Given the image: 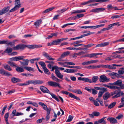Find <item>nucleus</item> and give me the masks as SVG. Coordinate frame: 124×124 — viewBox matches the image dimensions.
Instances as JSON below:
<instances>
[{
    "instance_id": "19",
    "label": "nucleus",
    "mask_w": 124,
    "mask_h": 124,
    "mask_svg": "<svg viewBox=\"0 0 124 124\" xmlns=\"http://www.w3.org/2000/svg\"><path fill=\"white\" fill-rule=\"evenodd\" d=\"M42 20L41 19L38 20L34 23V25L36 26V28H38Z\"/></svg>"
},
{
    "instance_id": "7",
    "label": "nucleus",
    "mask_w": 124,
    "mask_h": 124,
    "mask_svg": "<svg viewBox=\"0 0 124 124\" xmlns=\"http://www.w3.org/2000/svg\"><path fill=\"white\" fill-rule=\"evenodd\" d=\"M25 48V45L23 44H19L13 47L14 50H23Z\"/></svg>"
},
{
    "instance_id": "4",
    "label": "nucleus",
    "mask_w": 124,
    "mask_h": 124,
    "mask_svg": "<svg viewBox=\"0 0 124 124\" xmlns=\"http://www.w3.org/2000/svg\"><path fill=\"white\" fill-rule=\"evenodd\" d=\"M99 81L101 82L105 83L109 81V78H107L105 75H101L100 77Z\"/></svg>"
},
{
    "instance_id": "26",
    "label": "nucleus",
    "mask_w": 124,
    "mask_h": 124,
    "mask_svg": "<svg viewBox=\"0 0 124 124\" xmlns=\"http://www.w3.org/2000/svg\"><path fill=\"white\" fill-rule=\"evenodd\" d=\"M69 96L72 98H73L77 100H80V99L79 97L75 96L71 93H70L69 94Z\"/></svg>"
},
{
    "instance_id": "25",
    "label": "nucleus",
    "mask_w": 124,
    "mask_h": 124,
    "mask_svg": "<svg viewBox=\"0 0 124 124\" xmlns=\"http://www.w3.org/2000/svg\"><path fill=\"white\" fill-rule=\"evenodd\" d=\"M107 118L106 117H104L99 120L100 123H102L103 124H106V122L105 119Z\"/></svg>"
},
{
    "instance_id": "53",
    "label": "nucleus",
    "mask_w": 124,
    "mask_h": 124,
    "mask_svg": "<svg viewBox=\"0 0 124 124\" xmlns=\"http://www.w3.org/2000/svg\"><path fill=\"white\" fill-rule=\"evenodd\" d=\"M110 0H96V2L102 3L108 1Z\"/></svg>"
},
{
    "instance_id": "39",
    "label": "nucleus",
    "mask_w": 124,
    "mask_h": 124,
    "mask_svg": "<svg viewBox=\"0 0 124 124\" xmlns=\"http://www.w3.org/2000/svg\"><path fill=\"white\" fill-rule=\"evenodd\" d=\"M86 48H81L80 47L79 48H77V47H74L73 48V50H86Z\"/></svg>"
},
{
    "instance_id": "58",
    "label": "nucleus",
    "mask_w": 124,
    "mask_h": 124,
    "mask_svg": "<svg viewBox=\"0 0 124 124\" xmlns=\"http://www.w3.org/2000/svg\"><path fill=\"white\" fill-rule=\"evenodd\" d=\"M68 9V8H63V9L61 10H58V12H61V13H62L66 11V10H67Z\"/></svg>"
},
{
    "instance_id": "35",
    "label": "nucleus",
    "mask_w": 124,
    "mask_h": 124,
    "mask_svg": "<svg viewBox=\"0 0 124 124\" xmlns=\"http://www.w3.org/2000/svg\"><path fill=\"white\" fill-rule=\"evenodd\" d=\"M8 64L10 65L13 67H17V65L15 63L11 62H8Z\"/></svg>"
},
{
    "instance_id": "2",
    "label": "nucleus",
    "mask_w": 124,
    "mask_h": 124,
    "mask_svg": "<svg viewBox=\"0 0 124 124\" xmlns=\"http://www.w3.org/2000/svg\"><path fill=\"white\" fill-rule=\"evenodd\" d=\"M29 84L34 85L41 84L44 83L42 80H29Z\"/></svg>"
},
{
    "instance_id": "15",
    "label": "nucleus",
    "mask_w": 124,
    "mask_h": 124,
    "mask_svg": "<svg viewBox=\"0 0 124 124\" xmlns=\"http://www.w3.org/2000/svg\"><path fill=\"white\" fill-rule=\"evenodd\" d=\"M103 86L106 87H107L109 88L110 89H111L115 90L116 89H118L119 88V87L117 86H114L108 85H107L106 84H104Z\"/></svg>"
},
{
    "instance_id": "38",
    "label": "nucleus",
    "mask_w": 124,
    "mask_h": 124,
    "mask_svg": "<svg viewBox=\"0 0 124 124\" xmlns=\"http://www.w3.org/2000/svg\"><path fill=\"white\" fill-rule=\"evenodd\" d=\"M119 91L116 90L111 93H109L110 97L111 96L115 94H116L118 92H119Z\"/></svg>"
},
{
    "instance_id": "1",
    "label": "nucleus",
    "mask_w": 124,
    "mask_h": 124,
    "mask_svg": "<svg viewBox=\"0 0 124 124\" xmlns=\"http://www.w3.org/2000/svg\"><path fill=\"white\" fill-rule=\"evenodd\" d=\"M15 6L9 11V13L16 11L21 7V5L20 0H15Z\"/></svg>"
},
{
    "instance_id": "43",
    "label": "nucleus",
    "mask_w": 124,
    "mask_h": 124,
    "mask_svg": "<svg viewBox=\"0 0 124 124\" xmlns=\"http://www.w3.org/2000/svg\"><path fill=\"white\" fill-rule=\"evenodd\" d=\"M76 29H67L64 31V32H67L70 31H75Z\"/></svg>"
},
{
    "instance_id": "41",
    "label": "nucleus",
    "mask_w": 124,
    "mask_h": 124,
    "mask_svg": "<svg viewBox=\"0 0 124 124\" xmlns=\"http://www.w3.org/2000/svg\"><path fill=\"white\" fill-rule=\"evenodd\" d=\"M74 92L76 93H77L78 94H81L82 93V91L80 89H77L74 91Z\"/></svg>"
},
{
    "instance_id": "54",
    "label": "nucleus",
    "mask_w": 124,
    "mask_h": 124,
    "mask_svg": "<svg viewBox=\"0 0 124 124\" xmlns=\"http://www.w3.org/2000/svg\"><path fill=\"white\" fill-rule=\"evenodd\" d=\"M65 63L67 65H75V64L74 63L70 62H65Z\"/></svg>"
},
{
    "instance_id": "44",
    "label": "nucleus",
    "mask_w": 124,
    "mask_h": 124,
    "mask_svg": "<svg viewBox=\"0 0 124 124\" xmlns=\"http://www.w3.org/2000/svg\"><path fill=\"white\" fill-rule=\"evenodd\" d=\"M113 6L111 4H108L107 5V8L109 10L113 9Z\"/></svg>"
},
{
    "instance_id": "59",
    "label": "nucleus",
    "mask_w": 124,
    "mask_h": 124,
    "mask_svg": "<svg viewBox=\"0 0 124 124\" xmlns=\"http://www.w3.org/2000/svg\"><path fill=\"white\" fill-rule=\"evenodd\" d=\"M98 12H102L104 11L105 9V8H98Z\"/></svg>"
},
{
    "instance_id": "13",
    "label": "nucleus",
    "mask_w": 124,
    "mask_h": 124,
    "mask_svg": "<svg viewBox=\"0 0 124 124\" xmlns=\"http://www.w3.org/2000/svg\"><path fill=\"white\" fill-rule=\"evenodd\" d=\"M55 73L57 76L60 78L62 79L63 77V75L61 74V73L60 72L59 70H55Z\"/></svg>"
},
{
    "instance_id": "61",
    "label": "nucleus",
    "mask_w": 124,
    "mask_h": 124,
    "mask_svg": "<svg viewBox=\"0 0 124 124\" xmlns=\"http://www.w3.org/2000/svg\"><path fill=\"white\" fill-rule=\"evenodd\" d=\"M100 90L103 91L102 92H107L108 91V89L107 88L104 87H101Z\"/></svg>"
},
{
    "instance_id": "23",
    "label": "nucleus",
    "mask_w": 124,
    "mask_h": 124,
    "mask_svg": "<svg viewBox=\"0 0 124 124\" xmlns=\"http://www.w3.org/2000/svg\"><path fill=\"white\" fill-rule=\"evenodd\" d=\"M13 49L10 48L8 47L4 51V53H7L8 54H9L11 53Z\"/></svg>"
},
{
    "instance_id": "52",
    "label": "nucleus",
    "mask_w": 124,
    "mask_h": 124,
    "mask_svg": "<svg viewBox=\"0 0 124 124\" xmlns=\"http://www.w3.org/2000/svg\"><path fill=\"white\" fill-rule=\"evenodd\" d=\"M93 45H94V44H88L87 45H84V47H86V49H87V48L90 47Z\"/></svg>"
},
{
    "instance_id": "56",
    "label": "nucleus",
    "mask_w": 124,
    "mask_h": 124,
    "mask_svg": "<svg viewBox=\"0 0 124 124\" xmlns=\"http://www.w3.org/2000/svg\"><path fill=\"white\" fill-rule=\"evenodd\" d=\"M104 93V92H102V91L99 92L98 93V97L99 98H100L102 96Z\"/></svg>"
},
{
    "instance_id": "48",
    "label": "nucleus",
    "mask_w": 124,
    "mask_h": 124,
    "mask_svg": "<svg viewBox=\"0 0 124 124\" xmlns=\"http://www.w3.org/2000/svg\"><path fill=\"white\" fill-rule=\"evenodd\" d=\"M90 12H92L94 13H99L98 8L92 9L90 11Z\"/></svg>"
},
{
    "instance_id": "62",
    "label": "nucleus",
    "mask_w": 124,
    "mask_h": 124,
    "mask_svg": "<svg viewBox=\"0 0 124 124\" xmlns=\"http://www.w3.org/2000/svg\"><path fill=\"white\" fill-rule=\"evenodd\" d=\"M109 42H106L102 43L103 47H104L108 46L109 45Z\"/></svg>"
},
{
    "instance_id": "10",
    "label": "nucleus",
    "mask_w": 124,
    "mask_h": 124,
    "mask_svg": "<svg viewBox=\"0 0 124 124\" xmlns=\"http://www.w3.org/2000/svg\"><path fill=\"white\" fill-rule=\"evenodd\" d=\"M82 42H83V41L81 40H78L71 43L70 44V45H73V46L75 47L78 46L83 45L82 44H79Z\"/></svg>"
},
{
    "instance_id": "30",
    "label": "nucleus",
    "mask_w": 124,
    "mask_h": 124,
    "mask_svg": "<svg viewBox=\"0 0 124 124\" xmlns=\"http://www.w3.org/2000/svg\"><path fill=\"white\" fill-rule=\"evenodd\" d=\"M118 73L120 74H122L124 73V68H122L118 71Z\"/></svg>"
},
{
    "instance_id": "50",
    "label": "nucleus",
    "mask_w": 124,
    "mask_h": 124,
    "mask_svg": "<svg viewBox=\"0 0 124 124\" xmlns=\"http://www.w3.org/2000/svg\"><path fill=\"white\" fill-rule=\"evenodd\" d=\"M123 115L122 114L119 115L118 116L116 117V118L118 120L121 119L123 117Z\"/></svg>"
},
{
    "instance_id": "21",
    "label": "nucleus",
    "mask_w": 124,
    "mask_h": 124,
    "mask_svg": "<svg viewBox=\"0 0 124 124\" xmlns=\"http://www.w3.org/2000/svg\"><path fill=\"white\" fill-rule=\"evenodd\" d=\"M16 70L17 72L20 73L23 72L24 71V70L22 68L18 66H17L16 69Z\"/></svg>"
},
{
    "instance_id": "63",
    "label": "nucleus",
    "mask_w": 124,
    "mask_h": 124,
    "mask_svg": "<svg viewBox=\"0 0 124 124\" xmlns=\"http://www.w3.org/2000/svg\"><path fill=\"white\" fill-rule=\"evenodd\" d=\"M43 55L47 58L49 55L47 53L44 52L43 53Z\"/></svg>"
},
{
    "instance_id": "47",
    "label": "nucleus",
    "mask_w": 124,
    "mask_h": 124,
    "mask_svg": "<svg viewBox=\"0 0 124 124\" xmlns=\"http://www.w3.org/2000/svg\"><path fill=\"white\" fill-rule=\"evenodd\" d=\"M84 16V14H78L77 16H75V17L76 18L78 19L83 17Z\"/></svg>"
},
{
    "instance_id": "28",
    "label": "nucleus",
    "mask_w": 124,
    "mask_h": 124,
    "mask_svg": "<svg viewBox=\"0 0 124 124\" xmlns=\"http://www.w3.org/2000/svg\"><path fill=\"white\" fill-rule=\"evenodd\" d=\"M49 93L51 96L54 99H55L56 101H59V100L58 99L57 97V96L56 95H55V94H54L53 93Z\"/></svg>"
},
{
    "instance_id": "64",
    "label": "nucleus",
    "mask_w": 124,
    "mask_h": 124,
    "mask_svg": "<svg viewBox=\"0 0 124 124\" xmlns=\"http://www.w3.org/2000/svg\"><path fill=\"white\" fill-rule=\"evenodd\" d=\"M60 15H55L54 16V17L53 18V20H57L58 19L59 17V16Z\"/></svg>"
},
{
    "instance_id": "42",
    "label": "nucleus",
    "mask_w": 124,
    "mask_h": 124,
    "mask_svg": "<svg viewBox=\"0 0 124 124\" xmlns=\"http://www.w3.org/2000/svg\"><path fill=\"white\" fill-rule=\"evenodd\" d=\"M98 62V61L97 60H92L90 61H88L89 64H90L91 63H93L97 62Z\"/></svg>"
},
{
    "instance_id": "24",
    "label": "nucleus",
    "mask_w": 124,
    "mask_h": 124,
    "mask_svg": "<svg viewBox=\"0 0 124 124\" xmlns=\"http://www.w3.org/2000/svg\"><path fill=\"white\" fill-rule=\"evenodd\" d=\"M54 8H55V7H53L46 9L42 12V13L44 14L47 13L50 11H52Z\"/></svg>"
},
{
    "instance_id": "46",
    "label": "nucleus",
    "mask_w": 124,
    "mask_h": 124,
    "mask_svg": "<svg viewBox=\"0 0 124 124\" xmlns=\"http://www.w3.org/2000/svg\"><path fill=\"white\" fill-rule=\"evenodd\" d=\"M121 103L120 105L118 107V108H121L124 106V101L121 100Z\"/></svg>"
},
{
    "instance_id": "29",
    "label": "nucleus",
    "mask_w": 124,
    "mask_h": 124,
    "mask_svg": "<svg viewBox=\"0 0 124 124\" xmlns=\"http://www.w3.org/2000/svg\"><path fill=\"white\" fill-rule=\"evenodd\" d=\"M25 57L23 56H16V61L20 60H23Z\"/></svg>"
},
{
    "instance_id": "16",
    "label": "nucleus",
    "mask_w": 124,
    "mask_h": 124,
    "mask_svg": "<svg viewBox=\"0 0 124 124\" xmlns=\"http://www.w3.org/2000/svg\"><path fill=\"white\" fill-rule=\"evenodd\" d=\"M101 66L102 67L108 68L111 70H115L116 69L113 66V64L112 65H103Z\"/></svg>"
},
{
    "instance_id": "31",
    "label": "nucleus",
    "mask_w": 124,
    "mask_h": 124,
    "mask_svg": "<svg viewBox=\"0 0 124 124\" xmlns=\"http://www.w3.org/2000/svg\"><path fill=\"white\" fill-rule=\"evenodd\" d=\"M43 69L44 70V73L48 75H49L50 74V73L49 70L46 68V67Z\"/></svg>"
},
{
    "instance_id": "37",
    "label": "nucleus",
    "mask_w": 124,
    "mask_h": 124,
    "mask_svg": "<svg viewBox=\"0 0 124 124\" xmlns=\"http://www.w3.org/2000/svg\"><path fill=\"white\" fill-rule=\"evenodd\" d=\"M39 64L42 67L43 69L46 67V65L44 62H39Z\"/></svg>"
},
{
    "instance_id": "18",
    "label": "nucleus",
    "mask_w": 124,
    "mask_h": 124,
    "mask_svg": "<svg viewBox=\"0 0 124 124\" xmlns=\"http://www.w3.org/2000/svg\"><path fill=\"white\" fill-rule=\"evenodd\" d=\"M11 81L13 83H15L21 81V80L18 78L13 77L11 78Z\"/></svg>"
},
{
    "instance_id": "12",
    "label": "nucleus",
    "mask_w": 124,
    "mask_h": 124,
    "mask_svg": "<svg viewBox=\"0 0 124 124\" xmlns=\"http://www.w3.org/2000/svg\"><path fill=\"white\" fill-rule=\"evenodd\" d=\"M107 120L109 121L110 123L111 124H114L117 123V120L115 118L113 117H108L107 118Z\"/></svg>"
},
{
    "instance_id": "22",
    "label": "nucleus",
    "mask_w": 124,
    "mask_h": 124,
    "mask_svg": "<svg viewBox=\"0 0 124 124\" xmlns=\"http://www.w3.org/2000/svg\"><path fill=\"white\" fill-rule=\"evenodd\" d=\"M122 81L121 80H119L113 83V85H120L122 84Z\"/></svg>"
},
{
    "instance_id": "51",
    "label": "nucleus",
    "mask_w": 124,
    "mask_h": 124,
    "mask_svg": "<svg viewBox=\"0 0 124 124\" xmlns=\"http://www.w3.org/2000/svg\"><path fill=\"white\" fill-rule=\"evenodd\" d=\"M73 118L72 116L71 115H70L68 119L67 120V122H71Z\"/></svg>"
},
{
    "instance_id": "49",
    "label": "nucleus",
    "mask_w": 124,
    "mask_h": 124,
    "mask_svg": "<svg viewBox=\"0 0 124 124\" xmlns=\"http://www.w3.org/2000/svg\"><path fill=\"white\" fill-rule=\"evenodd\" d=\"M90 58H91L94 57H96L95 58H97V57L96 56H97L96 53H92L90 54Z\"/></svg>"
},
{
    "instance_id": "55",
    "label": "nucleus",
    "mask_w": 124,
    "mask_h": 124,
    "mask_svg": "<svg viewBox=\"0 0 124 124\" xmlns=\"http://www.w3.org/2000/svg\"><path fill=\"white\" fill-rule=\"evenodd\" d=\"M93 114L94 116H100V113L99 112L95 111L93 112Z\"/></svg>"
},
{
    "instance_id": "6",
    "label": "nucleus",
    "mask_w": 124,
    "mask_h": 124,
    "mask_svg": "<svg viewBox=\"0 0 124 124\" xmlns=\"http://www.w3.org/2000/svg\"><path fill=\"white\" fill-rule=\"evenodd\" d=\"M70 54V53L69 51H67L63 53L61 55V56L57 59V61H62L63 59L65 57L68 56Z\"/></svg>"
},
{
    "instance_id": "45",
    "label": "nucleus",
    "mask_w": 124,
    "mask_h": 124,
    "mask_svg": "<svg viewBox=\"0 0 124 124\" xmlns=\"http://www.w3.org/2000/svg\"><path fill=\"white\" fill-rule=\"evenodd\" d=\"M4 68L5 69H6L9 71H11V69L10 67L8 65H7L5 66H4Z\"/></svg>"
},
{
    "instance_id": "11",
    "label": "nucleus",
    "mask_w": 124,
    "mask_h": 124,
    "mask_svg": "<svg viewBox=\"0 0 124 124\" xmlns=\"http://www.w3.org/2000/svg\"><path fill=\"white\" fill-rule=\"evenodd\" d=\"M40 90L44 93H50V91L46 87L42 86L40 87Z\"/></svg>"
},
{
    "instance_id": "57",
    "label": "nucleus",
    "mask_w": 124,
    "mask_h": 124,
    "mask_svg": "<svg viewBox=\"0 0 124 124\" xmlns=\"http://www.w3.org/2000/svg\"><path fill=\"white\" fill-rule=\"evenodd\" d=\"M92 93L93 94H96L97 93V91L95 89H92Z\"/></svg>"
},
{
    "instance_id": "27",
    "label": "nucleus",
    "mask_w": 124,
    "mask_h": 124,
    "mask_svg": "<svg viewBox=\"0 0 124 124\" xmlns=\"http://www.w3.org/2000/svg\"><path fill=\"white\" fill-rule=\"evenodd\" d=\"M54 45H57L59 44L60 43L59 39L54 40L52 41Z\"/></svg>"
},
{
    "instance_id": "3",
    "label": "nucleus",
    "mask_w": 124,
    "mask_h": 124,
    "mask_svg": "<svg viewBox=\"0 0 124 124\" xmlns=\"http://www.w3.org/2000/svg\"><path fill=\"white\" fill-rule=\"evenodd\" d=\"M122 95L123 96L121 98V100L124 101V93H123L120 90H119L117 94L112 96V98L113 99L116 98Z\"/></svg>"
},
{
    "instance_id": "8",
    "label": "nucleus",
    "mask_w": 124,
    "mask_h": 124,
    "mask_svg": "<svg viewBox=\"0 0 124 124\" xmlns=\"http://www.w3.org/2000/svg\"><path fill=\"white\" fill-rule=\"evenodd\" d=\"M98 77L97 76H95L93 77L92 80L88 78L87 82L90 83H95L98 80Z\"/></svg>"
},
{
    "instance_id": "14",
    "label": "nucleus",
    "mask_w": 124,
    "mask_h": 124,
    "mask_svg": "<svg viewBox=\"0 0 124 124\" xmlns=\"http://www.w3.org/2000/svg\"><path fill=\"white\" fill-rule=\"evenodd\" d=\"M10 8V7L8 6L4 7L1 10V15L8 12L9 11Z\"/></svg>"
},
{
    "instance_id": "17",
    "label": "nucleus",
    "mask_w": 124,
    "mask_h": 124,
    "mask_svg": "<svg viewBox=\"0 0 124 124\" xmlns=\"http://www.w3.org/2000/svg\"><path fill=\"white\" fill-rule=\"evenodd\" d=\"M24 62H22L20 61V62L22 65V66H27L28 64L29 60L28 59H24L23 60Z\"/></svg>"
},
{
    "instance_id": "33",
    "label": "nucleus",
    "mask_w": 124,
    "mask_h": 124,
    "mask_svg": "<svg viewBox=\"0 0 124 124\" xmlns=\"http://www.w3.org/2000/svg\"><path fill=\"white\" fill-rule=\"evenodd\" d=\"M24 68L29 71H34L33 68L30 67L26 66L24 67Z\"/></svg>"
},
{
    "instance_id": "34",
    "label": "nucleus",
    "mask_w": 124,
    "mask_h": 124,
    "mask_svg": "<svg viewBox=\"0 0 124 124\" xmlns=\"http://www.w3.org/2000/svg\"><path fill=\"white\" fill-rule=\"evenodd\" d=\"M116 103V102H114L112 103L108 106V108L110 109L112 108L115 106Z\"/></svg>"
},
{
    "instance_id": "5",
    "label": "nucleus",
    "mask_w": 124,
    "mask_h": 124,
    "mask_svg": "<svg viewBox=\"0 0 124 124\" xmlns=\"http://www.w3.org/2000/svg\"><path fill=\"white\" fill-rule=\"evenodd\" d=\"M25 47H27L30 49H32L37 48H39L42 47V45H25Z\"/></svg>"
},
{
    "instance_id": "20",
    "label": "nucleus",
    "mask_w": 124,
    "mask_h": 124,
    "mask_svg": "<svg viewBox=\"0 0 124 124\" xmlns=\"http://www.w3.org/2000/svg\"><path fill=\"white\" fill-rule=\"evenodd\" d=\"M110 97L109 93L108 92L106 93L103 96V99L104 100H107Z\"/></svg>"
},
{
    "instance_id": "60",
    "label": "nucleus",
    "mask_w": 124,
    "mask_h": 124,
    "mask_svg": "<svg viewBox=\"0 0 124 124\" xmlns=\"http://www.w3.org/2000/svg\"><path fill=\"white\" fill-rule=\"evenodd\" d=\"M93 104L95 106H98L99 105V103L98 101L96 100L94 101Z\"/></svg>"
},
{
    "instance_id": "36",
    "label": "nucleus",
    "mask_w": 124,
    "mask_h": 124,
    "mask_svg": "<svg viewBox=\"0 0 124 124\" xmlns=\"http://www.w3.org/2000/svg\"><path fill=\"white\" fill-rule=\"evenodd\" d=\"M112 57L114 58H119V59H122V57L121 56L119 55L116 54L114 55H112Z\"/></svg>"
},
{
    "instance_id": "32",
    "label": "nucleus",
    "mask_w": 124,
    "mask_h": 124,
    "mask_svg": "<svg viewBox=\"0 0 124 124\" xmlns=\"http://www.w3.org/2000/svg\"><path fill=\"white\" fill-rule=\"evenodd\" d=\"M78 79L79 80H82L84 82H87L88 78H84L79 77L78 78Z\"/></svg>"
},
{
    "instance_id": "40",
    "label": "nucleus",
    "mask_w": 124,
    "mask_h": 124,
    "mask_svg": "<svg viewBox=\"0 0 124 124\" xmlns=\"http://www.w3.org/2000/svg\"><path fill=\"white\" fill-rule=\"evenodd\" d=\"M115 72H110L108 73V75L111 76L112 78L113 79L115 78Z\"/></svg>"
},
{
    "instance_id": "9",
    "label": "nucleus",
    "mask_w": 124,
    "mask_h": 124,
    "mask_svg": "<svg viewBox=\"0 0 124 124\" xmlns=\"http://www.w3.org/2000/svg\"><path fill=\"white\" fill-rule=\"evenodd\" d=\"M47 83L48 85L50 86L55 87L58 86L59 87L61 88L59 84L55 82L49 81Z\"/></svg>"
}]
</instances>
